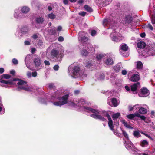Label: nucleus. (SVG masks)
I'll return each mask as SVG.
<instances>
[{
	"mask_svg": "<svg viewBox=\"0 0 155 155\" xmlns=\"http://www.w3.org/2000/svg\"><path fill=\"white\" fill-rule=\"evenodd\" d=\"M121 49L124 51H127L128 49V47L125 44H122L120 45Z\"/></svg>",
	"mask_w": 155,
	"mask_h": 155,
	"instance_id": "nucleus-22",
	"label": "nucleus"
},
{
	"mask_svg": "<svg viewBox=\"0 0 155 155\" xmlns=\"http://www.w3.org/2000/svg\"><path fill=\"white\" fill-rule=\"evenodd\" d=\"M0 82L2 84L1 85L5 87H7L9 85H11L13 84V82L12 81H8L2 79L0 80Z\"/></svg>",
	"mask_w": 155,
	"mask_h": 155,
	"instance_id": "nucleus-13",
	"label": "nucleus"
},
{
	"mask_svg": "<svg viewBox=\"0 0 155 155\" xmlns=\"http://www.w3.org/2000/svg\"><path fill=\"white\" fill-rule=\"evenodd\" d=\"M61 93L59 92H56L51 97V99L54 100L58 99V101L53 102V104L55 106H61L63 105L68 102V99L69 97L68 94H66L61 97Z\"/></svg>",
	"mask_w": 155,
	"mask_h": 155,
	"instance_id": "nucleus-1",
	"label": "nucleus"
},
{
	"mask_svg": "<svg viewBox=\"0 0 155 155\" xmlns=\"http://www.w3.org/2000/svg\"><path fill=\"white\" fill-rule=\"evenodd\" d=\"M122 74L123 75H125L127 73V71L126 70H123L122 71Z\"/></svg>",
	"mask_w": 155,
	"mask_h": 155,
	"instance_id": "nucleus-57",
	"label": "nucleus"
},
{
	"mask_svg": "<svg viewBox=\"0 0 155 155\" xmlns=\"http://www.w3.org/2000/svg\"><path fill=\"white\" fill-rule=\"evenodd\" d=\"M36 51V49L35 48H31V52L32 53H33V54Z\"/></svg>",
	"mask_w": 155,
	"mask_h": 155,
	"instance_id": "nucleus-59",
	"label": "nucleus"
},
{
	"mask_svg": "<svg viewBox=\"0 0 155 155\" xmlns=\"http://www.w3.org/2000/svg\"><path fill=\"white\" fill-rule=\"evenodd\" d=\"M32 38L34 39H36L38 38V36L36 35H34L32 36Z\"/></svg>",
	"mask_w": 155,
	"mask_h": 155,
	"instance_id": "nucleus-62",
	"label": "nucleus"
},
{
	"mask_svg": "<svg viewBox=\"0 0 155 155\" xmlns=\"http://www.w3.org/2000/svg\"><path fill=\"white\" fill-rule=\"evenodd\" d=\"M126 117L129 119H132L135 117V115L133 114H130L127 115Z\"/></svg>",
	"mask_w": 155,
	"mask_h": 155,
	"instance_id": "nucleus-40",
	"label": "nucleus"
},
{
	"mask_svg": "<svg viewBox=\"0 0 155 155\" xmlns=\"http://www.w3.org/2000/svg\"><path fill=\"white\" fill-rule=\"evenodd\" d=\"M133 135L135 137L137 138L140 137V135L139 132L137 131H134L133 133Z\"/></svg>",
	"mask_w": 155,
	"mask_h": 155,
	"instance_id": "nucleus-35",
	"label": "nucleus"
},
{
	"mask_svg": "<svg viewBox=\"0 0 155 155\" xmlns=\"http://www.w3.org/2000/svg\"><path fill=\"white\" fill-rule=\"evenodd\" d=\"M134 114L135 115V117L136 116V117H140V116H141V115H140V114L138 113H135Z\"/></svg>",
	"mask_w": 155,
	"mask_h": 155,
	"instance_id": "nucleus-63",
	"label": "nucleus"
},
{
	"mask_svg": "<svg viewBox=\"0 0 155 155\" xmlns=\"http://www.w3.org/2000/svg\"><path fill=\"white\" fill-rule=\"evenodd\" d=\"M58 40L59 41H62L64 40V38L62 36H60L58 38Z\"/></svg>",
	"mask_w": 155,
	"mask_h": 155,
	"instance_id": "nucleus-56",
	"label": "nucleus"
},
{
	"mask_svg": "<svg viewBox=\"0 0 155 155\" xmlns=\"http://www.w3.org/2000/svg\"><path fill=\"white\" fill-rule=\"evenodd\" d=\"M68 105L73 107H76V103H74L72 101H69L67 102Z\"/></svg>",
	"mask_w": 155,
	"mask_h": 155,
	"instance_id": "nucleus-38",
	"label": "nucleus"
},
{
	"mask_svg": "<svg viewBox=\"0 0 155 155\" xmlns=\"http://www.w3.org/2000/svg\"><path fill=\"white\" fill-rule=\"evenodd\" d=\"M84 8L85 9L89 12H91L93 11V10L92 8L90 7H89L87 5H85L84 6Z\"/></svg>",
	"mask_w": 155,
	"mask_h": 155,
	"instance_id": "nucleus-36",
	"label": "nucleus"
},
{
	"mask_svg": "<svg viewBox=\"0 0 155 155\" xmlns=\"http://www.w3.org/2000/svg\"><path fill=\"white\" fill-rule=\"evenodd\" d=\"M17 83L18 85V89H23L29 91H31V88L28 87L27 83L22 80H18L17 81Z\"/></svg>",
	"mask_w": 155,
	"mask_h": 155,
	"instance_id": "nucleus-5",
	"label": "nucleus"
},
{
	"mask_svg": "<svg viewBox=\"0 0 155 155\" xmlns=\"http://www.w3.org/2000/svg\"><path fill=\"white\" fill-rule=\"evenodd\" d=\"M140 83L139 82H137L131 86V91L134 92V93H136L137 88L139 87H140Z\"/></svg>",
	"mask_w": 155,
	"mask_h": 155,
	"instance_id": "nucleus-17",
	"label": "nucleus"
},
{
	"mask_svg": "<svg viewBox=\"0 0 155 155\" xmlns=\"http://www.w3.org/2000/svg\"><path fill=\"white\" fill-rule=\"evenodd\" d=\"M35 21L38 23L42 24L44 22V19L42 17H39L36 18Z\"/></svg>",
	"mask_w": 155,
	"mask_h": 155,
	"instance_id": "nucleus-25",
	"label": "nucleus"
},
{
	"mask_svg": "<svg viewBox=\"0 0 155 155\" xmlns=\"http://www.w3.org/2000/svg\"><path fill=\"white\" fill-rule=\"evenodd\" d=\"M86 102L84 99H81L78 101H76V105L79 107H81L82 105L84 104H85Z\"/></svg>",
	"mask_w": 155,
	"mask_h": 155,
	"instance_id": "nucleus-21",
	"label": "nucleus"
},
{
	"mask_svg": "<svg viewBox=\"0 0 155 155\" xmlns=\"http://www.w3.org/2000/svg\"><path fill=\"white\" fill-rule=\"evenodd\" d=\"M121 122L127 128L131 129H133V128L131 127L130 125L128 124L127 122H126L125 120L123 119H121Z\"/></svg>",
	"mask_w": 155,
	"mask_h": 155,
	"instance_id": "nucleus-23",
	"label": "nucleus"
},
{
	"mask_svg": "<svg viewBox=\"0 0 155 155\" xmlns=\"http://www.w3.org/2000/svg\"><path fill=\"white\" fill-rule=\"evenodd\" d=\"M102 115L104 116L107 117L108 118V124L110 130L113 131L114 134L115 135H118V133L117 131H115L114 129V125H113V124L112 120L109 114L106 111H103V112Z\"/></svg>",
	"mask_w": 155,
	"mask_h": 155,
	"instance_id": "nucleus-6",
	"label": "nucleus"
},
{
	"mask_svg": "<svg viewBox=\"0 0 155 155\" xmlns=\"http://www.w3.org/2000/svg\"><path fill=\"white\" fill-rule=\"evenodd\" d=\"M87 51L84 49L81 51V54L82 55L85 56L87 55L88 53V51H90L89 52L91 53H93L94 52V49L91 45H88L87 46Z\"/></svg>",
	"mask_w": 155,
	"mask_h": 155,
	"instance_id": "nucleus-9",
	"label": "nucleus"
},
{
	"mask_svg": "<svg viewBox=\"0 0 155 155\" xmlns=\"http://www.w3.org/2000/svg\"><path fill=\"white\" fill-rule=\"evenodd\" d=\"M125 146L126 148L128 150H132L134 149V145L131 143V142L128 140L126 141Z\"/></svg>",
	"mask_w": 155,
	"mask_h": 155,
	"instance_id": "nucleus-15",
	"label": "nucleus"
},
{
	"mask_svg": "<svg viewBox=\"0 0 155 155\" xmlns=\"http://www.w3.org/2000/svg\"><path fill=\"white\" fill-rule=\"evenodd\" d=\"M145 45L144 42H139L137 44V46L138 48H142L145 47Z\"/></svg>",
	"mask_w": 155,
	"mask_h": 155,
	"instance_id": "nucleus-27",
	"label": "nucleus"
},
{
	"mask_svg": "<svg viewBox=\"0 0 155 155\" xmlns=\"http://www.w3.org/2000/svg\"><path fill=\"white\" fill-rule=\"evenodd\" d=\"M120 69V67L119 65H117L116 66H114L113 68V70L114 71L116 72H118L119 71V70Z\"/></svg>",
	"mask_w": 155,
	"mask_h": 155,
	"instance_id": "nucleus-29",
	"label": "nucleus"
},
{
	"mask_svg": "<svg viewBox=\"0 0 155 155\" xmlns=\"http://www.w3.org/2000/svg\"><path fill=\"white\" fill-rule=\"evenodd\" d=\"M44 63H45V65H50V63L47 60H45L44 61Z\"/></svg>",
	"mask_w": 155,
	"mask_h": 155,
	"instance_id": "nucleus-58",
	"label": "nucleus"
},
{
	"mask_svg": "<svg viewBox=\"0 0 155 155\" xmlns=\"http://www.w3.org/2000/svg\"><path fill=\"white\" fill-rule=\"evenodd\" d=\"M105 63L107 65H111L113 64V61L111 58H108L105 61Z\"/></svg>",
	"mask_w": 155,
	"mask_h": 155,
	"instance_id": "nucleus-28",
	"label": "nucleus"
},
{
	"mask_svg": "<svg viewBox=\"0 0 155 155\" xmlns=\"http://www.w3.org/2000/svg\"><path fill=\"white\" fill-rule=\"evenodd\" d=\"M34 64L36 70H38L41 68V59L38 57H36L34 59Z\"/></svg>",
	"mask_w": 155,
	"mask_h": 155,
	"instance_id": "nucleus-10",
	"label": "nucleus"
},
{
	"mask_svg": "<svg viewBox=\"0 0 155 155\" xmlns=\"http://www.w3.org/2000/svg\"><path fill=\"white\" fill-rule=\"evenodd\" d=\"M74 68L72 70V73L74 76H77L80 75V68L78 66H74L73 65L69 66V70L71 69V68L73 67Z\"/></svg>",
	"mask_w": 155,
	"mask_h": 155,
	"instance_id": "nucleus-11",
	"label": "nucleus"
},
{
	"mask_svg": "<svg viewBox=\"0 0 155 155\" xmlns=\"http://www.w3.org/2000/svg\"><path fill=\"white\" fill-rule=\"evenodd\" d=\"M85 64L86 66L88 67H90L92 65L91 64L89 63V62L86 63Z\"/></svg>",
	"mask_w": 155,
	"mask_h": 155,
	"instance_id": "nucleus-53",
	"label": "nucleus"
},
{
	"mask_svg": "<svg viewBox=\"0 0 155 155\" xmlns=\"http://www.w3.org/2000/svg\"><path fill=\"white\" fill-rule=\"evenodd\" d=\"M87 38L85 36H84L83 37H81V38L80 39L79 41H80L82 42H86L87 40Z\"/></svg>",
	"mask_w": 155,
	"mask_h": 155,
	"instance_id": "nucleus-37",
	"label": "nucleus"
},
{
	"mask_svg": "<svg viewBox=\"0 0 155 155\" xmlns=\"http://www.w3.org/2000/svg\"><path fill=\"white\" fill-rule=\"evenodd\" d=\"M137 68L138 69H141L143 67V64L140 61H138L137 62Z\"/></svg>",
	"mask_w": 155,
	"mask_h": 155,
	"instance_id": "nucleus-33",
	"label": "nucleus"
},
{
	"mask_svg": "<svg viewBox=\"0 0 155 155\" xmlns=\"http://www.w3.org/2000/svg\"><path fill=\"white\" fill-rule=\"evenodd\" d=\"M28 31V30L27 28H24L22 30V31L23 34H25Z\"/></svg>",
	"mask_w": 155,
	"mask_h": 155,
	"instance_id": "nucleus-42",
	"label": "nucleus"
},
{
	"mask_svg": "<svg viewBox=\"0 0 155 155\" xmlns=\"http://www.w3.org/2000/svg\"><path fill=\"white\" fill-rule=\"evenodd\" d=\"M12 62L15 64H18V60L15 58H13L12 60Z\"/></svg>",
	"mask_w": 155,
	"mask_h": 155,
	"instance_id": "nucleus-46",
	"label": "nucleus"
},
{
	"mask_svg": "<svg viewBox=\"0 0 155 155\" xmlns=\"http://www.w3.org/2000/svg\"><path fill=\"white\" fill-rule=\"evenodd\" d=\"M27 77L29 78H31V77L32 74L31 72L28 71L27 73Z\"/></svg>",
	"mask_w": 155,
	"mask_h": 155,
	"instance_id": "nucleus-50",
	"label": "nucleus"
},
{
	"mask_svg": "<svg viewBox=\"0 0 155 155\" xmlns=\"http://www.w3.org/2000/svg\"><path fill=\"white\" fill-rule=\"evenodd\" d=\"M37 73L36 71L32 72V75L33 77H35L37 76Z\"/></svg>",
	"mask_w": 155,
	"mask_h": 155,
	"instance_id": "nucleus-55",
	"label": "nucleus"
},
{
	"mask_svg": "<svg viewBox=\"0 0 155 155\" xmlns=\"http://www.w3.org/2000/svg\"><path fill=\"white\" fill-rule=\"evenodd\" d=\"M24 43L25 45H29L30 44V42L28 41H25Z\"/></svg>",
	"mask_w": 155,
	"mask_h": 155,
	"instance_id": "nucleus-60",
	"label": "nucleus"
},
{
	"mask_svg": "<svg viewBox=\"0 0 155 155\" xmlns=\"http://www.w3.org/2000/svg\"><path fill=\"white\" fill-rule=\"evenodd\" d=\"M31 58V56L30 55H27L25 59V63L26 65L27 68L30 70H32L29 65L30 63V60Z\"/></svg>",
	"mask_w": 155,
	"mask_h": 155,
	"instance_id": "nucleus-14",
	"label": "nucleus"
},
{
	"mask_svg": "<svg viewBox=\"0 0 155 155\" xmlns=\"http://www.w3.org/2000/svg\"><path fill=\"white\" fill-rule=\"evenodd\" d=\"M141 133L142 134H144L145 136H146V137H147L149 138L150 139L153 140L152 138L151 137L150 135H148V134H146L143 132H142Z\"/></svg>",
	"mask_w": 155,
	"mask_h": 155,
	"instance_id": "nucleus-51",
	"label": "nucleus"
},
{
	"mask_svg": "<svg viewBox=\"0 0 155 155\" xmlns=\"http://www.w3.org/2000/svg\"><path fill=\"white\" fill-rule=\"evenodd\" d=\"M11 78V76L8 74H4L2 75V78L8 79Z\"/></svg>",
	"mask_w": 155,
	"mask_h": 155,
	"instance_id": "nucleus-34",
	"label": "nucleus"
},
{
	"mask_svg": "<svg viewBox=\"0 0 155 155\" xmlns=\"http://www.w3.org/2000/svg\"><path fill=\"white\" fill-rule=\"evenodd\" d=\"M141 93L139 96L141 97H146L149 94V91L146 88H143L141 89Z\"/></svg>",
	"mask_w": 155,
	"mask_h": 155,
	"instance_id": "nucleus-12",
	"label": "nucleus"
},
{
	"mask_svg": "<svg viewBox=\"0 0 155 155\" xmlns=\"http://www.w3.org/2000/svg\"><path fill=\"white\" fill-rule=\"evenodd\" d=\"M152 23L153 24H155V16H153L151 18Z\"/></svg>",
	"mask_w": 155,
	"mask_h": 155,
	"instance_id": "nucleus-47",
	"label": "nucleus"
},
{
	"mask_svg": "<svg viewBox=\"0 0 155 155\" xmlns=\"http://www.w3.org/2000/svg\"><path fill=\"white\" fill-rule=\"evenodd\" d=\"M131 21V18L130 16H128L125 18V19L123 21V23L125 24H129L130 23Z\"/></svg>",
	"mask_w": 155,
	"mask_h": 155,
	"instance_id": "nucleus-26",
	"label": "nucleus"
},
{
	"mask_svg": "<svg viewBox=\"0 0 155 155\" xmlns=\"http://www.w3.org/2000/svg\"><path fill=\"white\" fill-rule=\"evenodd\" d=\"M148 27L149 28V29H150L151 30H152L153 29V27L150 24H148Z\"/></svg>",
	"mask_w": 155,
	"mask_h": 155,
	"instance_id": "nucleus-64",
	"label": "nucleus"
},
{
	"mask_svg": "<svg viewBox=\"0 0 155 155\" xmlns=\"http://www.w3.org/2000/svg\"><path fill=\"white\" fill-rule=\"evenodd\" d=\"M59 68V66L57 65H56L53 68L54 70L57 71L58 70Z\"/></svg>",
	"mask_w": 155,
	"mask_h": 155,
	"instance_id": "nucleus-54",
	"label": "nucleus"
},
{
	"mask_svg": "<svg viewBox=\"0 0 155 155\" xmlns=\"http://www.w3.org/2000/svg\"><path fill=\"white\" fill-rule=\"evenodd\" d=\"M109 104L111 106L116 107L118 105L117 101L115 98H112L111 99V103L109 102Z\"/></svg>",
	"mask_w": 155,
	"mask_h": 155,
	"instance_id": "nucleus-20",
	"label": "nucleus"
},
{
	"mask_svg": "<svg viewBox=\"0 0 155 155\" xmlns=\"http://www.w3.org/2000/svg\"><path fill=\"white\" fill-rule=\"evenodd\" d=\"M148 109L147 106L146 105H143V107L140 108L139 110V112L140 114H146L147 112V110Z\"/></svg>",
	"mask_w": 155,
	"mask_h": 155,
	"instance_id": "nucleus-19",
	"label": "nucleus"
},
{
	"mask_svg": "<svg viewBox=\"0 0 155 155\" xmlns=\"http://www.w3.org/2000/svg\"><path fill=\"white\" fill-rule=\"evenodd\" d=\"M121 122L127 128L131 129H133V128L131 127L130 125L128 124L127 122H126L125 120L123 119H121Z\"/></svg>",
	"mask_w": 155,
	"mask_h": 155,
	"instance_id": "nucleus-24",
	"label": "nucleus"
},
{
	"mask_svg": "<svg viewBox=\"0 0 155 155\" xmlns=\"http://www.w3.org/2000/svg\"><path fill=\"white\" fill-rule=\"evenodd\" d=\"M4 71V69L2 68H0V74L3 73Z\"/></svg>",
	"mask_w": 155,
	"mask_h": 155,
	"instance_id": "nucleus-61",
	"label": "nucleus"
},
{
	"mask_svg": "<svg viewBox=\"0 0 155 155\" xmlns=\"http://www.w3.org/2000/svg\"><path fill=\"white\" fill-rule=\"evenodd\" d=\"M120 114L119 113H117L114 114L112 117L114 120H115L116 119H117L119 116H120Z\"/></svg>",
	"mask_w": 155,
	"mask_h": 155,
	"instance_id": "nucleus-30",
	"label": "nucleus"
},
{
	"mask_svg": "<svg viewBox=\"0 0 155 155\" xmlns=\"http://www.w3.org/2000/svg\"><path fill=\"white\" fill-rule=\"evenodd\" d=\"M120 34L117 32H114L110 35L112 40L114 42H117L122 39V38L120 37Z\"/></svg>",
	"mask_w": 155,
	"mask_h": 155,
	"instance_id": "nucleus-8",
	"label": "nucleus"
},
{
	"mask_svg": "<svg viewBox=\"0 0 155 155\" xmlns=\"http://www.w3.org/2000/svg\"><path fill=\"white\" fill-rule=\"evenodd\" d=\"M86 14V12H79V14L82 16H84Z\"/></svg>",
	"mask_w": 155,
	"mask_h": 155,
	"instance_id": "nucleus-49",
	"label": "nucleus"
},
{
	"mask_svg": "<svg viewBox=\"0 0 155 155\" xmlns=\"http://www.w3.org/2000/svg\"><path fill=\"white\" fill-rule=\"evenodd\" d=\"M86 34V33H85L83 31H80L78 34L79 40H80V39L81 38V37H83L84 36H85Z\"/></svg>",
	"mask_w": 155,
	"mask_h": 155,
	"instance_id": "nucleus-32",
	"label": "nucleus"
},
{
	"mask_svg": "<svg viewBox=\"0 0 155 155\" xmlns=\"http://www.w3.org/2000/svg\"><path fill=\"white\" fill-rule=\"evenodd\" d=\"M29 8L26 6H24L21 8V10L22 13L19 12V11L18 10H16L15 11L14 16L16 18H23V13L26 14L29 11Z\"/></svg>",
	"mask_w": 155,
	"mask_h": 155,
	"instance_id": "nucleus-4",
	"label": "nucleus"
},
{
	"mask_svg": "<svg viewBox=\"0 0 155 155\" xmlns=\"http://www.w3.org/2000/svg\"><path fill=\"white\" fill-rule=\"evenodd\" d=\"M84 110L88 112H91L93 114H91V116L94 118L99 119L100 120L104 121L106 119L103 116L98 114L99 112L98 110L96 109H93L89 107H85L83 106Z\"/></svg>",
	"mask_w": 155,
	"mask_h": 155,
	"instance_id": "nucleus-3",
	"label": "nucleus"
},
{
	"mask_svg": "<svg viewBox=\"0 0 155 155\" xmlns=\"http://www.w3.org/2000/svg\"><path fill=\"white\" fill-rule=\"evenodd\" d=\"M122 132L123 134V135H124V137L126 138H127V140H128V135L127 134V133L125 131H124L123 130H122Z\"/></svg>",
	"mask_w": 155,
	"mask_h": 155,
	"instance_id": "nucleus-41",
	"label": "nucleus"
},
{
	"mask_svg": "<svg viewBox=\"0 0 155 155\" xmlns=\"http://www.w3.org/2000/svg\"><path fill=\"white\" fill-rule=\"evenodd\" d=\"M140 79L139 75L138 73L137 74H133L130 78V80L131 81L136 82L138 81Z\"/></svg>",
	"mask_w": 155,
	"mask_h": 155,
	"instance_id": "nucleus-16",
	"label": "nucleus"
},
{
	"mask_svg": "<svg viewBox=\"0 0 155 155\" xmlns=\"http://www.w3.org/2000/svg\"><path fill=\"white\" fill-rule=\"evenodd\" d=\"M38 45L40 46H42L43 45V42L42 40H39L38 43Z\"/></svg>",
	"mask_w": 155,
	"mask_h": 155,
	"instance_id": "nucleus-45",
	"label": "nucleus"
},
{
	"mask_svg": "<svg viewBox=\"0 0 155 155\" xmlns=\"http://www.w3.org/2000/svg\"><path fill=\"white\" fill-rule=\"evenodd\" d=\"M144 55L146 57L155 55V47H149L146 48L145 50Z\"/></svg>",
	"mask_w": 155,
	"mask_h": 155,
	"instance_id": "nucleus-7",
	"label": "nucleus"
},
{
	"mask_svg": "<svg viewBox=\"0 0 155 155\" xmlns=\"http://www.w3.org/2000/svg\"><path fill=\"white\" fill-rule=\"evenodd\" d=\"M103 57V55L101 54H99L97 55L96 56L97 58L99 60L101 59Z\"/></svg>",
	"mask_w": 155,
	"mask_h": 155,
	"instance_id": "nucleus-43",
	"label": "nucleus"
},
{
	"mask_svg": "<svg viewBox=\"0 0 155 155\" xmlns=\"http://www.w3.org/2000/svg\"><path fill=\"white\" fill-rule=\"evenodd\" d=\"M48 17L51 19H54L55 18V15L53 13L49 14L48 15Z\"/></svg>",
	"mask_w": 155,
	"mask_h": 155,
	"instance_id": "nucleus-39",
	"label": "nucleus"
},
{
	"mask_svg": "<svg viewBox=\"0 0 155 155\" xmlns=\"http://www.w3.org/2000/svg\"><path fill=\"white\" fill-rule=\"evenodd\" d=\"M96 34V31L94 30H92L91 31V35L93 36H94Z\"/></svg>",
	"mask_w": 155,
	"mask_h": 155,
	"instance_id": "nucleus-48",
	"label": "nucleus"
},
{
	"mask_svg": "<svg viewBox=\"0 0 155 155\" xmlns=\"http://www.w3.org/2000/svg\"><path fill=\"white\" fill-rule=\"evenodd\" d=\"M112 21L111 18H105L103 21V25L104 26H107L108 25L111 24Z\"/></svg>",
	"mask_w": 155,
	"mask_h": 155,
	"instance_id": "nucleus-18",
	"label": "nucleus"
},
{
	"mask_svg": "<svg viewBox=\"0 0 155 155\" xmlns=\"http://www.w3.org/2000/svg\"><path fill=\"white\" fill-rule=\"evenodd\" d=\"M58 46V44H52L48 48V50H51L50 54L52 58H56V60L57 61H60L61 60V54L64 53V50L62 48L59 54L57 49Z\"/></svg>",
	"mask_w": 155,
	"mask_h": 155,
	"instance_id": "nucleus-2",
	"label": "nucleus"
},
{
	"mask_svg": "<svg viewBox=\"0 0 155 155\" xmlns=\"http://www.w3.org/2000/svg\"><path fill=\"white\" fill-rule=\"evenodd\" d=\"M140 118L141 120H144L145 122L148 123V122H147L146 120V117L145 116L141 115Z\"/></svg>",
	"mask_w": 155,
	"mask_h": 155,
	"instance_id": "nucleus-44",
	"label": "nucleus"
},
{
	"mask_svg": "<svg viewBox=\"0 0 155 155\" xmlns=\"http://www.w3.org/2000/svg\"><path fill=\"white\" fill-rule=\"evenodd\" d=\"M48 87L50 89L54 87V84L52 83H49L48 84Z\"/></svg>",
	"mask_w": 155,
	"mask_h": 155,
	"instance_id": "nucleus-52",
	"label": "nucleus"
},
{
	"mask_svg": "<svg viewBox=\"0 0 155 155\" xmlns=\"http://www.w3.org/2000/svg\"><path fill=\"white\" fill-rule=\"evenodd\" d=\"M148 144V142L146 140H143L141 142V145L143 147H145Z\"/></svg>",
	"mask_w": 155,
	"mask_h": 155,
	"instance_id": "nucleus-31",
	"label": "nucleus"
}]
</instances>
